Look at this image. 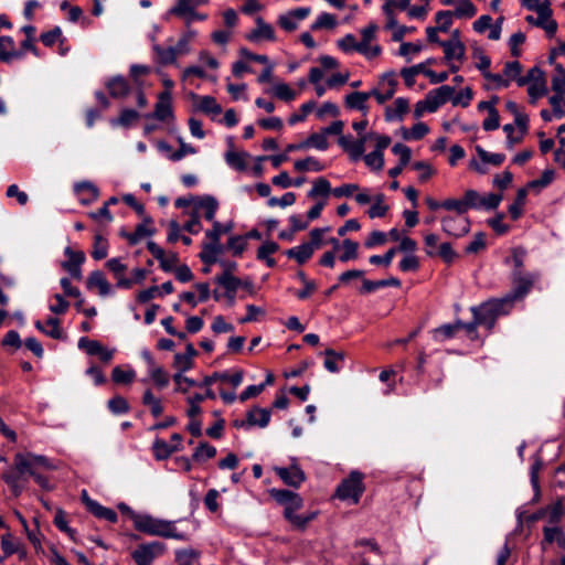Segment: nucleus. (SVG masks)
I'll list each match as a JSON object with an SVG mask.
<instances>
[{"label":"nucleus","instance_id":"nucleus-1","mask_svg":"<svg viewBox=\"0 0 565 565\" xmlns=\"http://www.w3.org/2000/svg\"><path fill=\"white\" fill-rule=\"evenodd\" d=\"M131 520L137 531L152 536L164 539H174L178 541H189V534L179 532L175 527V521L162 520L150 514L131 513Z\"/></svg>","mask_w":565,"mask_h":565},{"label":"nucleus","instance_id":"nucleus-2","mask_svg":"<svg viewBox=\"0 0 565 565\" xmlns=\"http://www.w3.org/2000/svg\"><path fill=\"white\" fill-rule=\"evenodd\" d=\"M382 84H387L388 89L386 93H380L377 89H372L371 92H353L347 95L345 106L351 109L361 110L365 114L367 110L366 100L370 97H374L380 105L384 104L395 94V88L397 85L395 73L390 72L383 74Z\"/></svg>","mask_w":565,"mask_h":565},{"label":"nucleus","instance_id":"nucleus-3","mask_svg":"<svg viewBox=\"0 0 565 565\" xmlns=\"http://www.w3.org/2000/svg\"><path fill=\"white\" fill-rule=\"evenodd\" d=\"M509 301L510 299L504 298L490 299L478 307H472L471 312L480 326L491 330L498 317L507 315L511 310L512 307L509 305Z\"/></svg>","mask_w":565,"mask_h":565},{"label":"nucleus","instance_id":"nucleus-4","mask_svg":"<svg viewBox=\"0 0 565 565\" xmlns=\"http://www.w3.org/2000/svg\"><path fill=\"white\" fill-rule=\"evenodd\" d=\"M454 93L455 88L449 85H443L428 92L423 100L416 103L414 108L415 118H420L425 113H435L452 97Z\"/></svg>","mask_w":565,"mask_h":565},{"label":"nucleus","instance_id":"nucleus-5","mask_svg":"<svg viewBox=\"0 0 565 565\" xmlns=\"http://www.w3.org/2000/svg\"><path fill=\"white\" fill-rule=\"evenodd\" d=\"M363 492V475L359 471H352L349 477L343 479L338 486L335 495L341 500H351L356 504Z\"/></svg>","mask_w":565,"mask_h":565},{"label":"nucleus","instance_id":"nucleus-6","mask_svg":"<svg viewBox=\"0 0 565 565\" xmlns=\"http://www.w3.org/2000/svg\"><path fill=\"white\" fill-rule=\"evenodd\" d=\"M539 274L535 273L512 271L511 279L513 289L509 295H507L503 298L510 299L509 305L512 307L515 300L522 299L530 292Z\"/></svg>","mask_w":565,"mask_h":565},{"label":"nucleus","instance_id":"nucleus-7","mask_svg":"<svg viewBox=\"0 0 565 565\" xmlns=\"http://www.w3.org/2000/svg\"><path fill=\"white\" fill-rule=\"evenodd\" d=\"M167 551L164 543L152 541L138 545L132 552L131 557L137 565H152L153 561L162 556Z\"/></svg>","mask_w":565,"mask_h":565},{"label":"nucleus","instance_id":"nucleus-8","mask_svg":"<svg viewBox=\"0 0 565 565\" xmlns=\"http://www.w3.org/2000/svg\"><path fill=\"white\" fill-rule=\"evenodd\" d=\"M269 493L271 498L276 500L277 503L285 507V518L296 512L297 510L301 509L303 505V500L301 499V497L294 491L286 489H271Z\"/></svg>","mask_w":565,"mask_h":565},{"label":"nucleus","instance_id":"nucleus-9","mask_svg":"<svg viewBox=\"0 0 565 565\" xmlns=\"http://www.w3.org/2000/svg\"><path fill=\"white\" fill-rule=\"evenodd\" d=\"M13 461V468L6 470L2 473V479L9 486L12 494L18 498L26 487V478L24 476L28 475V471L19 469L17 454L14 455Z\"/></svg>","mask_w":565,"mask_h":565},{"label":"nucleus","instance_id":"nucleus-10","mask_svg":"<svg viewBox=\"0 0 565 565\" xmlns=\"http://www.w3.org/2000/svg\"><path fill=\"white\" fill-rule=\"evenodd\" d=\"M270 420V411L266 408L254 407L246 414L245 420L235 419L233 426L236 428H249L258 426L260 428L266 427Z\"/></svg>","mask_w":565,"mask_h":565},{"label":"nucleus","instance_id":"nucleus-11","mask_svg":"<svg viewBox=\"0 0 565 565\" xmlns=\"http://www.w3.org/2000/svg\"><path fill=\"white\" fill-rule=\"evenodd\" d=\"M441 227L447 235L461 237L469 233L470 221L463 216H446L441 218Z\"/></svg>","mask_w":565,"mask_h":565},{"label":"nucleus","instance_id":"nucleus-12","mask_svg":"<svg viewBox=\"0 0 565 565\" xmlns=\"http://www.w3.org/2000/svg\"><path fill=\"white\" fill-rule=\"evenodd\" d=\"M146 117L156 118L160 121H166L169 118H173L171 93L168 90L160 93L158 96V102L154 106V111L152 114L146 115Z\"/></svg>","mask_w":565,"mask_h":565},{"label":"nucleus","instance_id":"nucleus-13","mask_svg":"<svg viewBox=\"0 0 565 565\" xmlns=\"http://www.w3.org/2000/svg\"><path fill=\"white\" fill-rule=\"evenodd\" d=\"M310 8H298L281 14L278 18V24L285 31L291 32L298 28V21L306 19L310 14Z\"/></svg>","mask_w":565,"mask_h":565},{"label":"nucleus","instance_id":"nucleus-14","mask_svg":"<svg viewBox=\"0 0 565 565\" xmlns=\"http://www.w3.org/2000/svg\"><path fill=\"white\" fill-rule=\"evenodd\" d=\"M276 475L289 487L299 488L305 481V472L297 466L294 465L289 468H275Z\"/></svg>","mask_w":565,"mask_h":565},{"label":"nucleus","instance_id":"nucleus-15","mask_svg":"<svg viewBox=\"0 0 565 565\" xmlns=\"http://www.w3.org/2000/svg\"><path fill=\"white\" fill-rule=\"evenodd\" d=\"M256 29L252 30L246 39L250 42H258L260 40L275 41V31L273 26L264 21L262 17L255 19Z\"/></svg>","mask_w":565,"mask_h":565},{"label":"nucleus","instance_id":"nucleus-16","mask_svg":"<svg viewBox=\"0 0 565 565\" xmlns=\"http://www.w3.org/2000/svg\"><path fill=\"white\" fill-rule=\"evenodd\" d=\"M106 267L114 274V277L117 280L116 286L118 288L130 289L132 287L134 280L124 276V271L127 269V266L121 263L120 258H110L107 260Z\"/></svg>","mask_w":565,"mask_h":565},{"label":"nucleus","instance_id":"nucleus-17","mask_svg":"<svg viewBox=\"0 0 565 565\" xmlns=\"http://www.w3.org/2000/svg\"><path fill=\"white\" fill-rule=\"evenodd\" d=\"M218 209V202L214 196L203 195L196 198V203L194 206V211H198V214L203 213V216L206 221H214L215 213Z\"/></svg>","mask_w":565,"mask_h":565},{"label":"nucleus","instance_id":"nucleus-18","mask_svg":"<svg viewBox=\"0 0 565 565\" xmlns=\"http://www.w3.org/2000/svg\"><path fill=\"white\" fill-rule=\"evenodd\" d=\"M18 467L22 471H28V475L34 479V481L44 490H51L52 487L49 479L39 473L36 469H33L31 463L23 457V454H17Z\"/></svg>","mask_w":565,"mask_h":565},{"label":"nucleus","instance_id":"nucleus-19","mask_svg":"<svg viewBox=\"0 0 565 565\" xmlns=\"http://www.w3.org/2000/svg\"><path fill=\"white\" fill-rule=\"evenodd\" d=\"M223 252L224 247L221 243H214L209 239L202 244V252L199 257L203 264L213 265L218 262L217 256Z\"/></svg>","mask_w":565,"mask_h":565},{"label":"nucleus","instance_id":"nucleus-20","mask_svg":"<svg viewBox=\"0 0 565 565\" xmlns=\"http://www.w3.org/2000/svg\"><path fill=\"white\" fill-rule=\"evenodd\" d=\"M554 542L557 543L559 547H565V533L562 527L546 525L543 527V540L541 542V546L543 550L546 548V545H551Z\"/></svg>","mask_w":565,"mask_h":565},{"label":"nucleus","instance_id":"nucleus-21","mask_svg":"<svg viewBox=\"0 0 565 565\" xmlns=\"http://www.w3.org/2000/svg\"><path fill=\"white\" fill-rule=\"evenodd\" d=\"M106 87L113 98H125L130 90L127 79L121 75L109 78L106 83Z\"/></svg>","mask_w":565,"mask_h":565},{"label":"nucleus","instance_id":"nucleus-22","mask_svg":"<svg viewBox=\"0 0 565 565\" xmlns=\"http://www.w3.org/2000/svg\"><path fill=\"white\" fill-rule=\"evenodd\" d=\"M439 45L444 49L446 61H462V58L465 57L466 47L461 41L448 40L439 42Z\"/></svg>","mask_w":565,"mask_h":565},{"label":"nucleus","instance_id":"nucleus-23","mask_svg":"<svg viewBox=\"0 0 565 565\" xmlns=\"http://www.w3.org/2000/svg\"><path fill=\"white\" fill-rule=\"evenodd\" d=\"M22 57L23 52L15 50L14 41L11 36H0V62H10Z\"/></svg>","mask_w":565,"mask_h":565},{"label":"nucleus","instance_id":"nucleus-24","mask_svg":"<svg viewBox=\"0 0 565 565\" xmlns=\"http://www.w3.org/2000/svg\"><path fill=\"white\" fill-rule=\"evenodd\" d=\"M150 217H145L143 223L138 224L132 233L121 232V236L125 237L130 245L138 244L143 237L151 236L154 233L153 228H149L147 224H151Z\"/></svg>","mask_w":565,"mask_h":565},{"label":"nucleus","instance_id":"nucleus-25","mask_svg":"<svg viewBox=\"0 0 565 565\" xmlns=\"http://www.w3.org/2000/svg\"><path fill=\"white\" fill-rule=\"evenodd\" d=\"M206 1L207 0H178L177 4L168 11V14L179 18H183L188 14H194V9L206 3Z\"/></svg>","mask_w":565,"mask_h":565},{"label":"nucleus","instance_id":"nucleus-26","mask_svg":"<svg viewBox=\"0 0 565 565\" xmlns=\"http://www.w3.org/2000/svg\"><path fill=\"white\" fill-rule=\"evenodd\" d=\"M218 380V382H227L233 387H237L242 384L243 381V372L236 371L233 374L228 373H214L211 376H205L200 386H210L214 381Z\"/></svg>","mask_w":565,"mask_h":565},{"label":"nucleus","instance_id":"nucleus-27","mask_svg":"<svg viewBox=\"0 0 565 565\" xmlns=\"http://www.w3.org/2000/svg\"><path fill=\"white\" fill-rule=\"evenodd\" d=\"M86 285L88 289L98 288L99 295L103 297L110 292V285L100 270L92 271L87 278Z\"/></svg>","mask_w":565,"mask_h":565},{"label":"nucleus","instance_id":"nucleus-28","mask_svg":"<svg viewBox=\"0 0 565 565\" xmlns=\"http://www.w3.org/2000/svg\"><path fill=\"white\" fill-rule=\"evenodd\" d=\"M74 191L76 194L82 195L84 192H89V196H82L79 202L83 205H88L95 202L99 196L98 189L89 181H82L74 185Z\"/></svg>","mask_w":565,"mask_h":565},{"label":"nucleus","instance_id":"nucleus-29","mask_svg":"<svg viewBox=\"0 0 565 565\" xmlns=\"http://www.w3.org/2000/svg\"><path fill=\"white\" fill-rule=\"evenodd\" d=\"M409 109V102L407 98L398 97L394 102V107H386L385 109V119L391 120H402L403 116Z\"/></svg>","mask_w":565,"mask_h":565},{"label":"nucleus","instance_id":"nucleus-30","mask_svg":"<svg viewBox=\"0 0 565 565\" xmlns=\"http://www.w3.org/2000/svg\"><path fill=\"white\" fill-rule=\"evenodd\" d=\"M324 367L331 372L337 373L339 372L343 364H344V353L341 351H334L332 349H327L324 351Z\"/></svg>","mask_w":565,"mask_h":565},{"label":"nucleus","instance_id":"nucleus-31","mask_svg":"<svg viewBox=\"0 0 565 565\" xmlns=\"http://www.w3.org/2000/svg\"><path fill=\"white\" fill-rule=\"evenodd\" d=\"M285 254L287 257L294 258L299 265H303L311 258L313 250L311 245L303 243L299 246L287 249Z\"/></svg>","mask_w":565,"mask_h":565},{"label":"nucleus","instance_id":"nucleus-32","mask_svg":"<svg viewBox=\"0 0 565 565\" xmlns=\"http://www.w3.org/2000/svg\"><path fill=\"white\" fill-rule=\"evenodd\" d=\"M279 249V245L274 241H267L257 249V258L264 260L269 268L276 266V260L270 257L271 254Z\"/></svg>","mask_w":565,"mask_h":565},{"label":"nucleus","instance_id":"nucleus-33","mask_svg":"<svg viewBox=\"0 0 565 565\" xmlns=\"http://www.w3.org/2000/svg\"><path fill=\"white\" fill-rule=\"evenodd\" d=\"M548 525L558 526L565 515V505L561 500L545 507Z\"/></svg>","mask_w":565,"mask_h":565},{"label":"nucleus","instance_id":"nucleus-34","mask_svg":"<svg viewBox=\"0 0 565 565\" xmlns=\"http://www.w3.org/2000/svg\"><path fill=\"white\" fill-rule=\"evenodd\" d=\"M152 51L154 53V61L161 65H170L177 62L172 45L163 47L157 43L152 44Z\"/></svg>","mask_w":565,"mask_h":565},{"label":"nucleus","instance_id":"nucleus-35","mask_svg":"<svg viewBox=\"0 0 565 565\" xmlns=\"http://www.w3.org/2000/svg\"><path fill=\"white\" fill-rule=\"evenodd\" d=\"M140 118V115L135 109L125 108L120 111V115L117 118L110 119V125L113 127H124L129 128L132 124H135Z\"/></svg>","mask_w":565,"mask_h":565},{"label":"nucleus","instance_id":"nucleus-36","mask_svg":"<svg viewBox=\"0 0 565 565\" xmlns=\"http://www.w3.org/2000/svg\"><path fill=\"white\" fill-rule=\"evenodd\" d=\"M88 511L96 518L107 520L110 523H116L118 520V515L114 510L103 507L97 501L88 502Z\"/></svg>","mask_w":565,"mask_h":565},{"label":"nucleus","instance_id":"nucleus-37","mask_svg":"<svg viewBox=\"0 0 565 565\" xmlns=\"http://www.w3.org/2000/svg\"><path fill=\"white\" fill-rule=\"evenodd\" d=\"M193 98L199 99L198 109L205 114L218 115L222 111V107L217 104L216 99L212 96H198L192 95Z\"/></svg>","mask_w":565,"mask_h":565},{"label":"nucleus","instance_id":"nucleus-38","mask_svg":"<svg viewBox=\"0 0 565 565\" xmlns=\"http://www.w3.org/2000/svg\"><path fill=\"white\" fill-rule=\"evenodd\" d=\"M462 321L458 320L455 323L444 324L439 328H436L434 333V339L436 341H444L446 339L452 338L457 331L461 330Z\"/></svg>","mask_w":565,"mask_h":565},{"label":"nucleus","instance_id":"nucleus-39","mask_svg":"<svg viewBox=\"0 0 565 565\" xmlns=\"http://www.w3.org/2000/svg\"><path fill=\"white\" fill-rule=\"evenodd\" d=\"M248 158L247 152L227 151L225 153L226 163L235 170L244 171L247 168L246 159Z\"/></svg>","mask_w":565,"mask_h":565},{"label":"nucleus","instance_id":"nucleus-40","mask_svg":"<svg viewBox=\"0 0 565 565\" xmlns=\"http://www.w3.org/2000/svg\"><path fill=\"white\" fill-rule=\"evenodd\" d=\"M526 195V188H521L518 190L514 202L509 206V213L512 220L515 221L522 215Z\"/></svg>","mask_w":565,"mask_h":565},{"label":"nucleus","instance_id":"nucleus-41","mask_svg":"<svg viewBox=\"0 0 565 565\" xmlns=\"http://www.w3.org/2000/svg\"><path fill=\"white\" fill-rule=\"evenodd\" d=\"M294 168L298 172H305V171H315L320 172L324 170V166L316 158L313 157H307L302 160H296L294 163Z\"/></svg>","mask_w":565,"mask_h":565},{"label":"nucleus","instance_id":"nucleus-42","mask_svg":"<svg viewBox=\"0 0 565 565\" xmlns=\"http://www.w3.org/2000/svg\"><path fill=\"white\" fill-rule=\"evenodd\" d=\"M525 20L531 24H534L536 26L544 29L548 36H553L557 31V23L553 19L541 18V15H537V18L527 15L525 18Z\"/></svg>","mask_w":565,"mask_h":565},{"label":"nucleus","instance_id":"nucleus-43","mask_svg":"<svg viewBox=\"0 0 565 565\" xmlns=\"http://www.w3.org/2000/svg\"><path fill=\"white\" fill-rule=\"evenodd\" d=\"M428 256H439L445 263L451 264L457 257L450 243H441L437 250L426 249Z\"/></svg>","mask_w":565,"mask_h":565},{"label":"nucleus","instance_id":"nucleus-44","mask_svg":"<svg viewBox=\"0 0 565 565\" xmlns=\"http://www.w3.org/2000/svg\"><path fill=\"white\" fill-rule=\"evenodd\" d=\"M215 281L225 289V292H236L242 286V280L233 275L221 274L215 277Z\"/></svg>","mask_w":565,"mask_h":565},{"label":"nucleus","instance_id":"nucleus-45","mask_svg":"<svg viewBox=\"0 0 565 565\" xmlns=\"http://www.w3.org/2000/svg\"><path fill=\"white\" fill-rule=\"evenodd\" d=\"M64 254L67 256V260L62 263L63 269L72 266H82L86 259L84 252L73 250L70 246L64 249Z\"/></svg>","mask_w":565,"mask_h":565},{"label":"nucleus","instance_id":"nucleus-46","mask_svg":"<svg viewBox=\"0 0 565 565\" xmlns=\"http://www.w3.org/2000/svg\"><path fill=\"white\" fill-rule=\"evenodd\" d=\"M142 404L150 408L151 415L154 417L160 416L163 412L161 401L152 394L151 390L143 393Z\"/></svg>","mask_w":565,"mask_h":565},{"label":"nucleus","instance_id":"nucleus-47","mask_svg":"<svg viewBox=\"0 0 565 565\" xmlns=\"http://www.w3.org/2000/svg\"><path fill=\"white\" fill-rule=\"evenodd\" d=\"M177 450V445H170L162 439H156L153 443L154 456L159 460L167 459L172 452Z\"/></svg>","mask_w":565,"mask_h":565},{"label":"nucleus","instance_id":"nucleus-48","mask_svg":"<svg viewBox=\"0 0 565 565\" xmlns=\"http://www.w3.org/2000/svg\"><path fill=\"white\" fill-rule=\"evenodd\" d=\"M201 553L193 548H182L175 551V562L179 565H192Z\"/></svg>","mask_w":565,"mask_h":565},{"label":"nucleus","instance_id":"nucleus-49","mask_svg":"<svg viewBox=\"0 0 565 565\" xmlns=\"http://www.w3.org/2000/svg\"><path fill=\"white\" fill-rule=\"evenodd\" d=\"M331 192V184L326 178H318L313 182V186L308 192V198L315 199L319 195L328 196V194Z\"/></svg>","mask_w":565,"mask_h":565},{"label":"nucleus","instance_id":"nucleus-50","mask_svg":"<svg viewBox=\"0 0 565 565\" xmlns=\"http://www.w3.org/2000/svg\"><path fill=\"white\" fill-rule=\"evenodd\" d=\"M476 151L483 163L500 166L505 160V156L503 153H491L484 150L482 147L477 146Z\"/></svg>","mask_w":565,"mask_h":565},{"label":"nucleus","instance_id":"nucleus-51","mask_svg":"<svg viewBox=\"0 0 565 565\" xmlns=\"http://www.w3.org/2000/svg\"><path fill=\"white\" fill-rule=\"evenodd\" d=\"M136 373L132 369L124 370L120 366H115L111 372V380L116 384H129L134 381Z\"/></svg>","mask_w":565,"mask_h":565},{"label":"nucleus","instance_id":"nucleus-52","mask_svg":"<svg viewBox=\"0 0 565 565\" xmlns=\"http://www.w3.org/2000/svg\"><path fill=\"white\" fill-rule=\"evenodd\" d=\"M108 254V243L107 241L99 234H96L94 237V245L92 250V257L96 260L104 259Z\"/></svg>","mask_w":565,"mask_h":565},{"label":"nucleus","instance_id":"nucleus-53","mask_svg":"<svg viewBox=\"0 0 565 565\" xmlns=\"http://www.w3.org/2000/svg\"><path fill=\"white\" fill-rule=\"evenodd\" d=\"M429 132V128L425 122L415 124L409 130L403 129V138L406 140H419Z\"/></svg>","mask_w":565,"mask_h":565},{"label":"nucleus","instance_id":"nucleus-54","mask_svg":"<svg viewBox=\"0 0 565 565\" xmlns=\"http://www.w3.org/2000/svg\"><path fill=\"white\" fill-rule=\"evenodd\" d=\"M151 380L158 388H164L169 384V375L162 366H153L148 371Z\"/></svg>","mask_w":565,"mask_h":565},{"label":"nucleus","instance_id":"nucleus-55","mask_svg":"<svg viewBox=\"0 0 565 565\" xmlns=\"http://www.w3.org/2000/svg\"><path fill=\"white\" fill-rule=\"evenodd\" d=\"M343 253L339 256V259L343 263L358 258L359 244L352 239L345 238L342 242Z\"/></svg>","mask_w":565,"mask_h":565},{"label":"nucleus","instance_id":"nucleus-56","mask_svg":"<svg viewBox=\"0 0 565 565\" xmlns=\"http://www.w3.org/2000/svg\"><path fill=\"white\" fill-rule=\"evenodd\" d=\"M212 230L205 232V237L214 243H220L221 236L232 230V225H222L217 221H212Z\"/></svg>","mask_w":565,"mask_h":565},{"label":"nucleus","instance_id":"nucleus-57","mask_svg":"<svg viewBox=\"0 0 565 565\" xmlns=\"http://www.w3.org/2000/svg\"><path fill=\"white\" fill-rule=\"evenodd\" d=\"M555 71L557 75L552 78V89L554 94L565 95V68L561 64H557Z\"/></svg>","mask_w":565,"mask_h":565},{"label":"nucleus","instance_id":"nucleus-58","mask_svg":"<svg viewBox=\"0 0 565 565\" xmlns=\"http://www.w3.org/2000/svg\"><path fill=\"white\" fill-rule=\"evenodd\" d=\"M459 6L452 12L457 18H472L477 13L476 6L471 2V0H459Z\"/></svg>","mask_w":565,"mask_h":565},{"label":"nucleus","instance_id":"nucleus-59","mask_svg":"<svg viewBox=\"0 0 565 565\" xmlns=\"http://www.w3.org/2000/svg\"><path fill=\"white\" fill-rule=\"evenodd\" d=\"M306 147L309 148V147H313L318 150H327L328 147H329V142H328V139L327 137L324 136L323 132H315V134H311L306 140Z\"/></svg>","mask_w":565,"mask_h":565},{"label":"nucleus","instance_id":"nucleus-60","mask_svg":"<svg viewBox=\"0 0 565 565\" xmlns=\"http://www.w3.org/2000/svg\"><path fill=\"white\" fill-rule=\"evenodd\" d=\"M365 164L375 171H381L384 167V156L383 152L372 151L364 156Z\"/></svg>","mask_w":565,"mask_h":565},{"label":"nucleus","instance_id":"nucleus-61","mask_svg":"<svg viewBox=\"0 0 565 565\" xmlns=\"http://www.w3.org/2000/svg\"><path fill=\"white\" fill-rule=\"evenodd\" d=\"M388 210V206L384 204V195L377 194L375 203L369 209L367 214L371 218L383 217Z\"/></svg>","mask_w":565,"mask_h":565},{"label":"nucleus","instance_id":"nucleus-62","mask_svg":"<svg viewBox=\"0 0 565 565\" xmlns=\"http://www.w3.org/2000/svg\"><path fill=\"white\" fill-rule=\"evenodd\" d=\"M274 95L284 102H291L296 97V92L292 90L287 84L279 83L273 88Z\"/></svg>","mask_w":565,"mask_h":565},{"label":"nucleus","instance_id":"nucleus-63","mask_svg":"<svg viewBox=\"0 0 565 565\" xmlns=\"http://www.w3.org/2000/svg\"><path fill=\"white\" fill-rule=\"evenodd\" d=\"M216 448L209 445L207 443H201L193 454V459L196 461L203 459H211L215 457Z\"/></svg>","mask_w":565,"mask_h":565},{"label":"nucleus","instance_id":"nucleus-64","mask_svg":"<svg viewBox=\"0 0 565 565\" xmlns=\"http://www.w3.org/2000/svg\"><path fill=\"white\" fill-rule=\"evenodd\" d=\"M108 408L111 413L119 415L128 413L129 405L122 396H115L108 401Z\"/></svg>","mask_w":565,"mask_h":565}]
</instances>
